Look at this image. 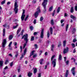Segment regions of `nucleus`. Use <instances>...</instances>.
Returning <instances> with one entry per match:
<instances>
[{"mask_svg": "<svg viewBox=\"0 0 77 77\" xmlns=\"http://www.w3.org/2000/svg\"><path fill=\"white\" fill-rule=\"evenodd\" d=\"M28 38V34H26L23 36L22 38V39H23L24 38V41H26V43H24L23 45V49H24V48L26 47V45L27 44V42L28 41V38Z\"/></svg>", "mask_w": 77, "mask_h": 77, "instance_id": "obj_1", "label": "nucleus"}, {"mask_svg": "<svg viewBox=\"0 0 77 77\" xmlns=\"http://www.w3.org/2000/svg\"><path fill=\"white\" fill-rule=\"evenodd\" d=\"M44 2L42 3V5L44 8V12H45L46 11V5H47V2H48V0H43Z\"/></svg>", "mask_w": 77, "mask_h": 77, "instance_id": "obj_2", "label": "nucleus"}, {"mask_svg": "<svg viewBox=\"0 0 77 77\" xmlns=\"http://www.w3.org/2000/svg\"><path fill=\"white\" fill-rule=\"evenodd\" d=\"M41 12V9H40V7H38V8H37V11L35 13L34 15L35 18H37L39 15V14Z\"/></svg>", "mask_w": 77, "mask_h": 77, "instance_id": "obj_3", "label": "nucleus"}, {"mask_svg": "<svg viewBox=\"0 0 77 77\" xmlns=\"http://www.w3.org/2000/svg\"><path fill=\"white\" fill-rule=\"evenodd\" d=\"M14 11L15 12V14H17V12H18V5L17 4V2H15L14 3Z\"/></svg>", "mask_w": 77, "mask_h": 77, "instance_id": "obj_4", "label": "nucleus"}, {"mask_svg": "<svg viewBox=\"0 0 77 77\" xmlns=\"http://www.w3.org/2000/svg\"><path fill=\"white\" fill-rule=\"evenodd\" d=\"M6 44V39H4L3 40L2 43V47L3 50H5V45Z\"/></svg>", "mask_w": 77, "mask_h": 77, "instance_id": "obj_5", "label": "nucleus"}, {"mask_svg": "<svg viewBox=\"0 0 77 77\" xmlns=\"http://www.w3.org/2000/svg\"><path fill=\"white\" fill-rule=\"evenodd\" d=\"M25 13V10L23 9V12L22 15V16H21V20L22 21H23L24 19V18L25 17V16H26V15L25 14H24Z\"/></svg>", "mask_w": 77, "mask_h": 77, "instance_id": "obj_6", "label": "nucleus"}, {"mask_svg": "<svg viewBox=\"0 0 77 77\" xmlns=\"http://www.w3.org/2000/svg\"><path fill=\"white\" fill-rule=\"evenodd\" d=\"M56 59H54L52 61V64L53 65V67L56 66Z\"/></svg>", "mask_w": 77, "mask_h": 77, "instance_id": "obj_7", "label": "nucleus"}, {"mask_svg": "<svg viewBox=\"0 0 77 77\" xmlns=\"http://www.w3.org/2000/svg\"><path fill=\"white\" fill-rule=\"evenodd\" d=\"M40 37L41 39L44 38V29L42 30Z\"/></svg>", "mask_w": 77, "mask_h": 77, "instance_id": "obj_8", "label": "nucleus"}, {"mask_svg": "<svg viewBox=\"0 0 77 77\" xmlns=\"http://www.w3.org/2000/svg\"><path fill=\"white\" fill-rule=\"evenodd\" d=\"M69 49V48L68 47H67L66 48L64 49L63 51L64 54H66V53H67L69 51V50H68Z\"/></svg>", "mask_w": 77, "mask_h": 77, "instance_id": "obj_9", "label": "nucleus"}, {"mask_svg": "<svg viewBox=\"0 0 77 77\" xmlns=\"http://www.w3.org/2000/svg\"><path fill=\"white\" fill-rule=\"evenodd\" d=\"M75 67H74L72 68L71 70V71H72V74L73 75H75Z\"/></svg>", "mask_w": 77, "mask_h": 77, "instance_id": "obj_10", "label": "nucleus"}, {"mask_svg": "<svg viewBox=\"0 0 77 77\" xmlns=\"http://www.w3.org/2000/svg\"><path fill=\"white\" fill-rule=\"evenodd\" d=\"M69 74V70H66V72L64 75L66 77H68V75Z\"/></svg>", "mask_w": 77, "mask_h": 77, "instance_id": "obj_11", "label": "nucleus"}, {"mask_svg": "<svg viewBox=\"0 0 77 77\" xmlns=\"http://www.w3.org/2000/svg\"><path fill=\"white\" fill-rule=\"evenodd\" d=\"M12 42H11L8 45V47L9 48V50H12V47H11V45H12Z\"/></svg>", "mask_w": 77, "mask_h": 77, "instance_id": "obj_12", "label": "nucleus"}, {"mask_svg": "<svg viewBox=\"0 0 77 77\" xmlns=\"http://www.w3.org/2000/svg\"><path fill=\"white\" fill-rule=\"evenodd\" d=\"M23 32H24V29L22 30V31L21 32V33H20L18 35L17 37H20L21 36V35L23 36Z\"/></svg>", "mask_w": 77, "mask_h": 77, "instance_id": "obj_13", "label": "nucleus"}, {"mask_svg": "<svg viewBox=\"0 0 77 77\" xmlns=\"http://www.w3.org/2000/svg\"><path fill=\"white\" fill-rule=\"evenodd\" d=\"M32 75H33V74L30 72L28 73V76L29 77H31Z\"/></svg>", "mask_w": 77, "mask_h": 77, "instance_id": "obj_14", "label": "nucleus"}, {"mask_svg": "<svg viewBox=\"0 0 77 77\" xmlns=\"http://www.w3.org/2000/svg\"><path fill=\"white\" fill-rule=\"evenodd\" d=\"M13 38V35H11L9 36L8 39L9 40H11Z\"/></svg>", "mask_w": 77, "mask_h": 77, "instance_id": "obj_15", "label": "nucleus"}, {"mask_svg": "<svg viewBox=\"0 0 77 77\" xmlns=\"http://www.w3.org/2000/svg\"><path fill=\"white\" fill-rule=\"evenodd\" d=\"M6 31V29L4 28L3 29V36H5V32Z\"/></svg>", "mask_w": 77, "mask_h": 77, "instance_id": "obj_16", "label": "nucleus"}, {"mask_svg": "<svg viewBox=\"0 0 77 77\" xmlns=\"http://www.w3.org/2000/svg\"><path fill=\"white\" fill-rule=\"evenodd\" d=\"M34 53H35V51H33L31 52V53H30L29 57H31L32 56V55H33V54H34Z\"/></svg>", "mask_w": 77, "mask_h": 77, "instance_id": "obj_17", "label": "nucleus"}, {"mask_svg": "<svg viewBox=\"0 0 77 77\" xmlns=\"http://www.w3.org/2000/svg\"><path fill=\"white\" fill-rule=\"evenodd\" d=\"M21 28H19L18 29L17 33V35H18L19 33H20V31H21Z\"/></svg>", "mask_w": 77, "mask_h": 77, "instance_id": "obj_18", "label": "nucleus"}, {"mask_svg": "<svg viewBox=\"0 0 77 77\" xmlns=\"http://www.w3.org/2000/svg\"><path fill=\"white\" fill-rule=\"evenodd\" d=\"M70 12L71 13H73L74 12V8L72 7L70 9Z\"/></svg>", "mask_w": 77, "mask_h": 77, "instance_id": "obj_19", "label": "nucleus"}, {"mask_svg": "<svg viewBox=\"0 0 77 77\" xmlns=\"http://www.w3.org/2000/svg\"><path fill=\"white\" fill-rule=\"evenodd\" d=\"M33 70H34V74H36V72H37V69H36V68H35H35H33Z\"/></svg>", "mask_w": 77, "mask_h": 77, "instance_id": "obj_20", "label": "nucleus"}, {"mask_svg": "<svg viewBox=\"0 0 77 77\" xmlns=\"http://www.w3.org/2000/svg\"><path fill=\"white\" fill-rule=\"evenodd\" d=\"M66 40H64V41H63V47H65L66 45Z\"/></svg>", "mask_w": 77, "mask_h": 77, "instance_id": "obj_21", "label": "nucleus"}, {"mask_svg": "<svg viewBox=\"0 0 77 77\" xmlns=\"http://www.w3.org/2000/svg\"><path fill=\"white\" fill-rule=\"evenodd\" d=\"M9 60H8V59L6 60L5 61V65H7V64H8V63H9Z\"/></svg>", "mask_w": 77, "mask_h": 77, "instance_id": "obj_22", "label": "nucleus"}, {"mask_svg": "<svg viewBox=\"0 0 77 77\" xmlns=\"http://www.w3.org/2000/svg\"><path fill=\"white\" fill-rule=\"evenodd\" d=\"M70 17L71 18H72V19H75V18H76L75 17L72 15H70Z\"/></svg>", "mask_w": 77, "mask_h": 77, "instance_id": "obj_23", "label": "nucleus"}, {"mask_svg": "<svg viewBox=\"0 0 77 77\" xmlns=\"http://www.w3.org/2000/svg\"><path fill=\"white\" fill-rule=\"evenodd\" d=\"M50 32L51 33V35H52V33H53V28L51 27L50 28Z\"/></svg>", "mask_w": 77, "mask_h": 77, "instance_id": "obj_24", "label": "nucleus"}, {"mask_svg": "<svg viewBox=\"0 0 77 77\" xmlns=\"http://www.w3.org/2000/svg\"><path fill=\"white\" fill-rule=\"evenodd\" d=\"M3 61H0V66H3Z\"/></svg>", "mask_w": 77, "mask_h": 77, "instance_id": "obj_25", "label": "nucleus"}, {"mask_svg": "<svg viewBox=\"0 0 77 77\" xmlns=\"http://www.w3.org/2000/svg\"><path fill=\"white\" fill-rule=\"evenodd\" d=\"M60 8L58 7L57 10V13H59V12H60Z\"/></svg>", "mask_w": 77, "mask_h": 77, "instance_id": "obj_26", "label": "nucleus"}, {"mask_svg": "<svg viewBox=\"0 0 77 77\" xmlns=\"http://www.w3.org/2000/svg\"><path fill=\"white\" fill-rule=\"evenodd\" d=\"M47 36H48V38H49L50 37V34L49 32V31H48L47 34Z\"/></svg>", "mask_w": 77, "mask_h": 77, "instance_id": "obj_27", "label": "nucleus"}, {"mask_svg": "<svg viewBox=\"0 0 77 77\" xmlns=\"http://www.w3.org/2000/svg\"><path fill=\"white\" fill-rule=\"evenodd\" d=\"M44 60L43 59H42L41 60H40L39 61V62L40 63V64L41 65L42 64V62H43V61Z\"/></svg>", "mask_w": 77, "mask_h": 77, "instance_id": "obj_28", "label": "nucleus"}, {"mask_svg": "<svg viewBox=\"0 0 77 77\" xmlns=\"http://www.w3.org/2000/svg\"><path fill=\"white\" fill-rule=\"evenodd\" d=\"M58 60H62V55H59Z\"/></svg>", "mask_w": 77, "mask_h": 77, "instance_id": "obj_29", "label": "nucleus"}, {"mask_svg": "<svg viewBox=\"0 0 77 77\" xmlns=\"http://www.w3.org/2000/svg\"><path fill=\"white\" fill-rule=\"evenodd\" d=\"M52 48H51V50L52 51H53V48H54V45L53 44L51 45Z\"/></svg>", "mask_w": 77, "mask_h": 77, "instance_id": "obj_30", "label": "nucleus"}, {"mask_svg": "<svg viewBox=\"0 0 77 77\" xmlns=\"http://www.w3.org/2000/svg\"><path fill=\"white\" fill-rule=\"evenodd\" d=\"M75 32V29L74 28L72 32V34H74Z\"/></svg>", "mask_w": 77, "mask_h": 77, "instance_id": "obj_31", "label": "nucleus"}, {"mask_svg": "<svg viewBox=\"0 0 77 77\" xmlns=\"http://www.w3.org/2000/svg\"><path fill=\"white\" fill-rule=\"evenodd\" d=\"M52 9H53V7L52 6L51 7L49 8V12H51V11H52Z\"/></svg>", "mask_w": 77, "mask_h": 77, "instance_id": "obj_32", "label": "nucleus"}, {"mask_svg": "<svg viewBox=\"0 0 77 77\" xmlns=\"http://www.w3.org/2000/svg\"><path fill=\"white\" fill-rule=\"evenodd\" d=\"M26 51H27V48H26L25 49V50H24V54H23L24 56L25 55V54H26Z\"/></svg>", "mask_w": 77, "mask_h": 77, "instance_id": "obj_33", "label": "nucleus"}, {"mask_svg": "<svg viewBox=\"0 0 77 77\" xmlns=\"http://www.w3.org/2000/svg\"><path fill=\"white\" fill-rule=\"evenodd\" d=\"M34 39V37L33 36H31V41H33Z\"/></svg>", "mask_w": 77, "mask_h": 77, "instance_id": "obj_34", "label": "nucleus"}, {"mask_svg": "<svg viewBox=\"0 0 77 77\" xmlns=\"http://www.w3.org/2000/svg\"><path fill=\"white\" fill-rule=\"evenodd\" d=\"M29 18V15H27L26 16V17H25V18L24 19V20L25 21H26L27 20V19Z\"/></svg>", "mask_w": 77, "mask_h": 77, "instance_id": "obj_35", "label": "nucleus"}, {"mask_svg": "<svg viewBox=\"0 0 77 77\" xmlns=\"http://www.w3.org/2000/svg\"><path fill=\"white\" fill-rule=\"evenodd\" d=\"M18 26V24H17L16 26H13V29H16L17 28V27Z\"/></svg>", "mask_w": 77, "mask_h": 77, "instance_id": "obj_36", "label": "nucleus"}, {"mask_svg": "<svg viewBox=\"0 0 77 77\" xmlns=\"http://www.w3.org/2000/svg\"><path fill=\"white\" fill-rule=\"evenodd\" d=\"M54 57H55V55H54V56H52V57H51V60H53V59H54Z\"/></svg>", "mask_w": 77, "mask_h": 77, "instance_id": "obj_37", "label": "nucleus"}, {"mask_svg": "<svg viewBox=\"0 0 77 77\" xmlns=\"http://www.w3.org/2000/svg\"><path fill=\"white\" fill-rule=\"evenodd\" d=\"M68 26H69V25L68 24L67 25V26H66V31H67V30H68Z\"/></svg>", "mask_w": 77, "mask_h": 77, "instance_id": "obj_38", "label": "nucleus"}, {"mask_svg": "<svg viewBox=\"0 0 77 77\" xmlns=\"http://www.w3.org/2000/svg\"><path fill=\"white\" fill-rule=\"evenodd\" d=\"M30 30H33V26H30Z\"/></svg>", "mask_w": 77, "mask_h": 77, "instance_id": "obj_39", "label": "nucleus"}, {"mask_svg": "<svg viewBox=\"0 0 77 77\" xmlns=\"http://www.w3.org/2000/svg\"><path fill=\"white\" fill-rule=\"evenodd\" d=\"M71 45L73 48H74V47H75V44H74V43H72Z\"/></svg>", "mask_w": 77, "mask_h": 77, "instance_id": "obj_40", "label": "nucleus"}, {"mask_svg": "<svg viewBox=\"0 0 77 77\" xmlns=\"http://www.w3.org/2000/svg\"><path fill=\"white\" fill-rule=\"evenodd\" d=\"M44 20V18L43 17H40V21H42V20Z\"/></svg>", "mask_w": 77, "mask_h": 77, "instance_id": "obj_41", "label": "nucleus"}, {"mask_svg": "<svg viewBox=\"0 0 77 77\" xmlns=\"http://www.w3.org/2000/svg\"><path fill=\"white\" fill-rule=\"evenodd\" d=\"M18 56V52H17V53L15 55V57H16L17 58Z\"/></svg>", "mask_w": 77, "mask_h": 77, "instance_id": "obj_42", "label": "nucleus"}, {"mask_svg": "<svg viewBox=\"0 0 77 77\" xmlns=\"http://www.w3.org/2000/svg\"><path fill=\"white\" fill-rule=\"evenodd\" d=\"M61 46V42H59V44L58 45V47H60Z\"/></svg>", "mask_w": 77, "mask_h": 77, "instance_id": "obj_43", "label": "nucleus"}, {"mask_svg": "<svg viewBox=\"0 0 77 77\" xmlns=\"http://www.w3.org/2000/svg\"><path fill=\"white\" fill-rule=\"evenodd\" d=\"M51 24L52 25H53L54 24V22L53 21V20H51Z\"/></svg>", "mask_w": 77, "mask_h": 77, "instance_id": "obj_44", "label": "nucleus"}, {"mask_svg": "<svg viewBox=\"0 0 77 77\" xmlns=\"http://www.w3.org/2000/svg\"><path fill=\"white\" fill-rule=\"evenodd\" d=\"M71 60H73L74 62H75V58L73 57L71 58Z\"/></svg>", "mask_w": 77, "mask_h": 77, "instance_id": "obj_45", "label": "nucleus"}, {"mask_svg": "<svg viewBox=\"0 0 77 77\" xmlns=\"http://www.w3.org/2000/svg\"><path fill=\"white\" fill-rule=\"evenodd\" d=\"M23 56H24V55H23V54H22V56L20 58V60H21L22 59H23V57H24Z\"/></svg>", "mask_w": 77, "mask_h": 77, "instance_id": "obj_46", "label": "nucleus"}, {"mask_svg": "<svg viewBox=\"0 0 77 77\" xmlns=\"http://www.w3.org/2000/svg\"><path fill=\"white\" fill-rule=\"evenodd\" d=\"M55 10H54V11L53 12V13L52 14V16L53 17H54V14H55Z\"/></svg>", "mask_w": 77, "mask_h": 77, "instance_id": "obj_47", "label": "nucleus"}, {"mask_svg": "<svg viewBox=\"0 0 77 77\" xmlns=\"http://www.w3.org/2000/svg\"><path fill=\"white\" fill-rule=\"evenodd\" d=\"M5 0H4L3 1H2L1 2L2 5H3V4H5Z\"/></svg>", "mask_w": 77, "mask_h": 77, "instance_id": "obj_48", "label": "nucleus"}, {"mask_svg": "<svg viewBox=\"0 0 77 77\" xmlns=\"http://www.w3.org/2000/svg\"><path fill=\"white\" fill-rule=\"evenodd\" d=\"M41 77V74L40 73L38 74V77Z\"/></svg>", "mask_w": 77, "mask_h": 77, "instance_id": "obj_49", "label": "nucleus"}, {"mask_svg": "<svg viewBox=\"0 0 77 77\" xmlns=\"http://www.w3.org/2000/svg\"><path fill=\"white\" fill-rule=\"evenodd\" d=\"M20 52H21L22 51V50L23 49V48L22 47V46H20Z\"/></svg>", "mask_w": 77, "mask_h": 77, "instance_id": "obj_50", "label": "nucleus"}, {"mask_svg": "<svg viewBox=\"0 0 77 77\" xmlns=\"http://www.w3.org/2000/svg\"><path fill=\"white\" fill-rule=\"evenodd\" d=\"M33 23L35 24L36 23V19L34 20Z\"/></svg>", "mask_w": 77, "mask_h": 77, "instance_id": "obj_51", "label": "nucleus"}, {"mask_svg": "<svg viewBox=\"0 0 77 77\" xmlns=\"http://www.w3.org/2000/svg\"><path fill=\"white\" fill-rule=\"evenodd\" d=\"M10 65L11 66H13V62H12L10 63Z\"/></svg>", "mask_w": 77, "mask_h": 77, "instance_id": "obj_52", "label": "nucleus"}, {"mask_svg": "<svg viewBox=\"0 0 77 77\" xmlns=\"http://www.w3.org/2000/svg\"><path fill=\"white\" fill-rule=\"evenodd\" d=\"M37 56V54H35L33 56V58H35V57H36Z\"/></svg>", "mask_w": 77, "mask_h": 77, "instance_id": "obj_53", "label": "nucleus"}, {"mask_svg": "<svg viewBox=\"0 0 77 77\" xmlns=\"http://www.w3.org/2000/svg\"><path fill=\"white\" fill-rule=\"evenodd\" d=\"M35 48H38V45H37V44H36L35 45Z\"/></svg>", "mask_w": 77, "mask_h": 77, "instance_id": "obj_54", "label": "nucleus"}, {"mask_svg": "<svg viewBox=\"0 0 77 77\" xmlns=\"http://www.w3.org/2000/svg\"><path fill=\"white\" fill-rule=\"evenodd\" d=\"M76 5L77 6H75V9L76 11H77V4Z\"/></svg>", "mask_w": 77, "mask_h": 77, "instance_id": "obj_55", "label": "nucleus"}, {"mask_svg": "<svg viewBox=\"0 0 77 77\" xmlns=\"http://www.w3.org/2000/svg\"><path fill=\"white\" fill-rule=\"evenodd\" d=\"M32 2L33 3H36V0H33Z\"/></svg>", "mask_w": 77, "mask_h": 77, "instance_id": "obj_56", "label": "nucleus"}, {"mask_svg": "<svg viewBox=\"0 0 77 77\" xmlns=\"http://www.w3.org/2000/svg\"><path fill=\"white\" fill-rule=\"evenodd\" d=\"M66 63L67 65H68V63H69V60H67L66 62Z\"/></svg>", "mask_w": 77, "mask_h": 77, "instance_id": "obj_57", "label": "nucleus"}, {"mask_svg": "<svg viewBox=\"0 0 77 77\" xmlns=\"http://www.w3.org/2000/svg\"><path fill=\"white\" fill-rule=\"evenodd\" d=\"M76 41H77V40H76V39H75V38H74L73 41V42H75Z\"/></svg>", "mask_w": 77, "mask_h": 77, "instance_id": "obj_58", "label": "nucleus"}, {"mask_svg": "<svg viewBox=\"0 0 77 77\" xmlns=\"http://www.w3.org/2000/svg\"><path fill=\"white\" fill-rule=\"evenodd\" d=\"M37 34H38V33L36 32H35L34 33V35L35 36V35H37Z\"/></svg>", "mask_w": 77, "mask_h": 77, "instance_id": "obj_59", "label": "nucleus"}, {"mask_svg": "<svg viewBox=\"0 0 77 77\" xmlns=\"http://www.w3.org/2000/svg\"><path fill=\"white\" fill-rule=\"evenodd\" d=\"M76 52V51H75V48L74 49L73 51V53H75Z\"/></svg>", "mask_w": 77, "mask_h": 77, "instance_id": "obj_60", "label": "nucleus"}, {"mask_svg": "<svg viewBox=\"0 0 77 77\" xmlns=\"http://www.w3.org/2000/svg\"><path fill=\"white\" fill-rule=\"evenodd\" d=\"M64 59L65 62H66V57H64Z\"/></svg>", "mask_w": 77, "mask_h": 77, "instance_id": "obj_61", "label": "nucleus"}, {"mask_svg": "<svg viewBox=\"0 0 77 77\" xmlns=\"http://www.w3.org/2000/svg\"><path fill=\"white\" fill-rule=\"evenodd\" d=\"M64 17H68V14L66 13L64 14Z\"/></svg>", "mask_w": 77, "mask_h": 77, "instance_id": "obj_62", "label": "nucleus"}, {"mask_svg": "<svg viewBox=\"0 0 77 77\" xmlns=\"http://www.w3.org/2000/svg\"><path fill=\"white\" fill-rule=\"evenodd\" d=\"M40 53V54L39 55H41V54L42 53V51H40L39 52Z\"/></svg>", "mask_w": 77, "mask_h": 77, "instance_id": "obj_63", "label": "nucleus"}, {"mask_svg": "<svg viewBox=\"0 0 77 77\" xmlns=\"http://www.w3.org/2000/svg\"><path fill=\"white\" fill-rule=\"evenodd\" d=\"M21 69V68L20 67L18 69V72H20V69Z\"/></svg>", "mask_w": 77, "mask_h": 77, "instance_id": "obj_64", "label": "nucleus"}]
</instances>
